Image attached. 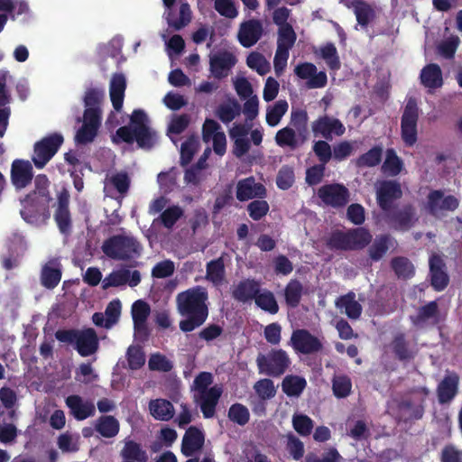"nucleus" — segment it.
Instances as JSON below:
<instances>
[{
	"label": "nucleus",
	"mask_w": 462,
	"mask_h": 462,
	"mask_svg": "<svg viewBox=\"0 0 462 462\" xmlns=\"http://www.w3.org/2000/svg\"><path fill=\"white\" fill-rule=\"evenodd\" d=\"M402 197V187L397 180H383L376 188V202L383 212L389 211L393 202Z\"/></svg>",
	"instance_id": "nucleus-13"
},
{
	"label": "nucleus",
	"mask_w": 462,
	"mask_h": 462,
	"mask_svg": "<svg viewBox=\"0 0 462 462\" xmlns=\"http://www.w3.org/2000/svg\"><path fill=\"white\" fill-rule=\"evenodd\" d=\"M61 264L57 258L49 260L41 271V284L48 289L53 290L58 286L61 280Z\"/></svg>",
	"instance_id": "nucleus-27"
},
{
	"label": "nucleus",
	"mask_w": 462,
	"mask_h": 462,
	"mask_svg": "<svg viewBox=\"0 0 462 462\" xmlns=\"http://www.w3.org/2000/svg\"><path fill=\"white\" fill-rule=\"evenodd\" d=\"M346 233L349 251L362 250L369 245L373 239L370 231L365 227L351 228Z\"/></svg>",
	"instance_id": "nucleus-33"
},
{
	"label": "nucleus",
	"mask_w": 462,
	"mask_h": 462,
	"mask_svg": "<svg viewBox=\"0 0 462 462\" xmlns=\"http://www.w3.org/2000/svg\"><path fill=\"white\" fill-rule=\"evenodd\" d=\"M419 107L417 101L410 97L401 118V136L406 146H413L418 140Z\"/></svg>",
	"instance_id": "nucleus-8"
},
{
	"label": "nucleus",
	"mask_w": 462,
	"mask_h": 462,
	"mask_svg": "<svg viewBox=\"0 0 462 462\" xmlns=\"http://www.w3.org/2000/svg\"><path fill=\"white\" fill-rule=\"evenodd\" d=\"M126 359L131 370H138L145 364V354L140 346H130L126 351Z\"/></svg>",
	"instance_id": "nucleus-53"
},
{
	"label": "nucleus",
	"mask_w": 462,
	"mask_h": 462,
	"mask_svg": "<svg viewBox=\"0 0 462 462\" xmlns=\"http://www.w3.org/2000/svg\"><path fill=\"white\" fill-rule=\"evenodd\" d=\"M183 215L184 210L180 206L172 205L161 213L160 220L165 228L171 229Z\"/></svg>",
	"instance_id": "nucleus-50"
},
{
	"label": "nucleus",
	"mask_w": 462,
	"mask_h": 462,
	"mask_svg": "<svg viewBox=\"0 0 462 462\" xmlns=\"http://www.w3.org/2000/svg\"><path fill=\"white\" fill-rule=\"evenodd\" d=\"M336 307L340 310H344L345 314L350 319H358L363 310L361 304L356 300V294L353 291L338 297L336 300Z\"/></svg>",
	"instance_id": "nucleus-34"
},
{
	"label": "nucleus",
	"mask_w": 462,
	"mask_h": 462,
	"mask_svg": "<svg viewBox=\"0 0 462 462\" xmlns=\"http://www.w3.org/2000/svg\"><path fill=\"white\" fill-rule=\"evenodd\" d=\"M6 253L22 259L27 250V243L23 236L13 234L6 242Z\"/></svg>",
	"instance_id": "nucleus-51"
},
{
	"label": "nucleus",
	"mask_w": 462,
	"mask_h": 462,
	"mask_svg": "<svg viewBox=\"0 0 462 462\" xmlns=\"http://www.w3.org/2000/svg\"><path fill=\"white\" fill-rule=\"evenodd\" d=\"M303 285L298 279H291L284 288V300L285 303L290 308H296L299 306L302 295Z\"/></svg>",
	"instance_id": "nucleus-38"
},
{
	"label": "nucleus",
	"mask_w": 462,
	"mask_h": 462,
	"mask_svg": "<svg viewBox=\"0 0 462 462\" xmlns=\"http://www.w3.org/2000/svg\"><path fill=\"white\" fill-rule=\"evenodd\" d=\"M274 139L280 147H289L291 150H295L299 146L296 131L289 126L280 129Z\"/></svg>",
	"instance_id": "nucleus-46"
},
{
	"label": "nucleus",
	"mask_w": 462,
	"mask_h": 462,
	"mask_svg": "<svg viewBox=\"0 0 462 462\" xmlns=\"http://www.w3.org/2000/svg\"><path fill=\"white\" fill-rule=\"evenodd\" d=\"M151 309L147 302L138 300L132 305V318L135 329L146 330L145 322L150 314Z\"/></svg>",
	"instance_id": "nucleus-42"
},
{
	"label": "nucleus",
	"mask_w": 462,
	"mask_h": 462,
	"mask_svg": "<svg viewBox=\"0 0 462 462\" xmlns=\"http://www.w3.org/2000/svg\"><path fill=\"white\" fill-rule=\"evenodd\" d=\"M307 386L304 377L288 374L282 382V390L288 397H299Z\"/></svg>",
	"instance_id": "nucleus-37"
},
{
	"label": "nucleus",
	"mask_w": 462,
	"mask_h": 462,
	"mask_svg": "<svg viewBox=\"0 0 462 462\" xmlns=\"http://www.w3.org/2000/svg\"><path fill=\"white\" fill-rule=\"evenodd\" d=\"M149 410L152 416L158 420L168 421L174 415L172 403L165 399H155L149 402Z\"/></svg>",
	"instance_id": "nucleus-36"
},
{
	"label": "nucleus",
	"mask_w": 462,
	"mask_h": 462,
	"mask_svg": "<svg viewBox=\"0 0 462 462\" xmlns=\"http://www.w3.org/2000/svg\"><path fill=\"white\" fill-rule=\"evenodd\" d=\"M119 421L111 415L101 416L96 424V430L104 438H114L119 432Z\"/></svg>",
	"instance_id": "nucleus-41"
},
{
	"label": "nucleus",
	"mask_w": 462,
	"mask_h": 462,
	"mask_svg": "<svg viewBox=\"0 0 462 462\" xmlns=\"http://www.w3.org/2000/svg\"><path fill=\"white\" fill-rule=\"evenodd\" d=\"M205 436L202 430L195 426H190L186 430L182 438L181 453L187 457H192L203 448Z\"/></svg>",
	"instance_id": "nucleus-25"
},
{
	"label": "nucleus",
	"mask_w": 462,
	"mask_h": 462,
	"mask_svg": "<svg viewBox=\"0 0 462 462\" xmlns=\"http://www.w3.org/2000/svg\"><path fill=\"white\" fill-rule=\"evenodd\" d=\"M206 278L214 285H220L225 279V263L222 257L207 263Z\"/></svg>",
	"instance_id": "nucleus-43"
},
{
	"label": "nucleus",
	"mask_w": 462,
	"mask_h": 462,
	"mask_svg": "<svg viewBox=\"0 0 462 462\" xmlns=\"http://www.w3.org/2000/svg\"><path fill=\"white\" fill-rule=\"evenodd\" d=\"M58 341L74 346L79 356L86 357L95 354L99 346L97 332L88 328L79 329H59L55 332Z\"/></svg>",
	"instance_id": "nucleus-3"
},
{
	"label": "nucleus",
	"mask_w": 462,
	"mask_h": 462,
	"mask_svg": "<svg viewBox=\"0 0 462 462\" xmlns=\"http://www.w3.org/2000/svg\"><path fill=\"white\" fill-rule=\"evenodd\" d=\"M288 106L286 100H278L273 107L267 109L266 123L270 126L277 125L287 112Z\"/></svg>",
	"instance_id": "nucleus-54"
},
{
	"label": "nucleus",
	"mask_w": 462,
	"mask_h": 462,
	"mask_svg": "<svg viewBox=\"0 0 462 462\" xmlns=\"http://www.w3.org/2000/svg\"><path fill=\"white\" fill-rule=\"evenodd\" d=\"M312 151L319 163L327 164L333 158L332 148L328 140H319L313 143Z\"/></svg>",
	"instance_id": "nucleus-62"
},
{
	"label": "nucleus",
	"mask_w": 462,
	"mask_h": 462,
	"mask_svg": "<svg viewBox=\"0 0 462 462\" xmlns=\"http://www.w3.org/2000/svg\"><path fill=\"white\" fill-rule=\"evenodd\" d=\"M320 55L331 70H337L340 69V60L337 55V48L333 43L328 42L321 47Z\"/></svg>",
	"instance_id": "nucleus-55"
},
{
	"label": "nucleus",
	"mask_w": 462,
	"mask_h": 462,
	"mask_svg": "<svg viewBox=\"0 0 462 462\" xmlns=\"http://www.w3.org/2000/svg\"><path fill=\"white\" fill-rule=\"evenodd\" d=\"M10 179L16 190L28 187L33 180V168L31 162L15 159L11 165Z\"/></svg>",
	"instance_id": "nucleus-16"
},
{
	"label": "nucleus",
	"mask_w": 462,
	"mask_h": 462,
	"mask_svg": "<svg viewBox=\"0 0 462 462\" xmlns=\"http://www.w3.org/2000/svg\"><path fill=\"white\" fill-rule=\"evenodd\" d=\"M208 300V290L200 285L193 286L177 294V311L183 318L179 323L182 332H192L206 322L209 315Z\"/></svg>",
	"instance_id": "nucleus-1"
},
{
	"label": "nucleus",
	"mask_w": 462,
	"mask_h": 462,
	"mask_svg": "<svg viewBox=\"0 0 462 462\" xmlns=\"http://www.w3.org/2000/svg\"><path fill=\"white\" fill-rule=\"evenodd\" d=\"M33 190L29 192L22 200L23 209L21 211V215L26 221H29L31 216L28 215V212H32L31 208L34 206L37 196L40 197L45 204H48L51 200L49 190L51 182L45 174L36 175L33 179Z\"/></svg>",
	"instance_id": "nucleus-9"
},
{
	"label": "nucleus",
	"mask_w": 462,
	"mask_h": 462,
	"mask_svg": "<svg viewBox=\"0 0 462 462\" xmlns=\"http://www.w3.org/2000/svg\"><path fill=\"white\" fill-rule=\"evenodd\" d=\"M420 79L425 88H439L443 85L442 70L436 63L427 64L420 71Z\"/></svg>",
	"instance_id": "nucleus-32"
},
{
	"label": "nucleus",
	"mask_w": 462,
	"mask_h": 462,
	"mask_svg": "<svg viewBox=\"0 0 462 462\" xmlns=\"http://www.w3.org/2000/svg\"><path fill=\"white\" fill-rule=\"evenodd\" d=\"M459 207V200L454 195H444L441 189H433L427 196V210L438 217L442 211H455Z\"/></svg>",
	"instance_id": "nucleus-14"
},
{
	"label": "nucleus",
	"mask_w": 462,
	"mask_h": 462,
	"mask_svg": "<svg viewBox=\"0 0 462 462\" xmlns=\"http://www.w3.org/2000/svg\"><path fill=\"white\" fill-rule=\"evenodd\" d=\"M296 33L291 24H285V26L279 28L278 31V41H277V48H284L290 51L295 42H296Z\"/></svg>",
	"instance_id": "nucleus-56"
},
{
	"label": "nucleus",
	"mask_w": 462,
	"mask_h": 462,
	"mask_svg": "<svg viewBox=\"0 0 462 462\" xmlns=\"http://www.w3.org/2000/svg\"><path fill=\"white\" fill-rule=\"evenodd\" d=\"M148 367L151 371L170 372L173 368L172 362L161 353H153L150 356Z\"/></svg>",
	"instance_id": "nucleus-58"
},
{
	"label": "nucleus",
	"mask_w": 462,
	"mask_h": 462,
	"mask_svg": "<svg viewBox=\"0 0 462 462\" xmlns=\"http://www.w3.org/2000/svg\"><path fill=\"white\" fill-rule=\"evenodd\" d=\"M318 197L326 206L339 208L348 203L350 192L342 183H330L325 184L318 189Z\"/></svg>",
	"instance_id": "nucleus-10"
},
{
	"label": "nucleus",
	"mask_w": 462,
	"mask_h": 462,
	"mask_svg": "<svg viewBox=\"0 0 462 462\" xmlns=\"http://www.w3.org/2000/svg\"><path fill=\"white\" fill-rule=\"evenodd\" d=\"M430 392L426 386H415L408 390L397 403L399 411L407 413V420H420L425 412L426 399Z\"/></svg>",
	"instance_id": "nucleus-5"
},
{
	"label": "nucleus",
	"mask_w": 462,
	"mask_h": 462,
	"mask_svg": "<svg viewBox=\"0 0 462 462\" xmlns=\"http://www.w3.org/2000/svg\"><path fill=\"white\" fill-rule=\"evenodd\" d=\"M439 313L438 303L435 300L430 301L429 303L421 306L418 310V313L414 318H411L412 322L415 325L425 322L430 319L436 318Z\"/></svg>",
	"instance_id": "nucleus-60"
},
{
	"label": "nucleus",
	"mask_w": 462,
	"mask_h": 462,
	"mask_svg": "<svg viewBox=\"0 0 462 462\" xmlns=\"http://www.w3.org/2000/svg\"><path fill=\"white\" fill-rule=\"evenodd\" d=\"M126 89V79L123 73H114L109 86L110 99L116 111H121Z\"/></svg>",
	"instance_id": "nucleus-30"
},
{
	"label": "nucleus",
	"mask_w": 462,
	"mask_h": 462,
	"mask_svg": "<svg viewBox=\"0 0 462 462\" xmlns=\"http://www.w3.org/2000/svg\"><path fill=\"white\" fill-rule=\"evenodd\" d=\"M352 6L354 8L357 23L362 27H366L374 16L373 8L363 0H354L352 2Z\"/></svg>",
	"instance_id": "nucleus-45"
},
{
	"label": "nucleus",
	"mask_w": 462,
	"mask_h": 462,
	"mask_svg": "<svg viewBox=\"0 0 462 462\" xmlns=\"http://www.w3.org/2000/svg\"><path fill=\"white\" fill-rule=\"evenodd\" d=\"M326 245L332 251H349L346 231L337 229L331 232L326 240Z\"/></svg>",
	"instance_id": "nucleus-49"
},
{
	"label": "nucleus",
	"mask_w": 462,
	"mask_h": 462,
	"mask_svg": "<svg viewBox=\"0 0 462 462\" xmlns=\"http://www.w3.org/2000/svg\"><path fill=\"white\" fill-rule=\"evenodd\" d=\"M352 389V382L351 379L346 375H336L332 380V390L333 393L337 398H346L347 397Z\"/></svg>",
	"instance_id": "nucleus-52"
},
{
	"label": "nucleus",
	"mask_w": 462,
	"mask_h": 462,
	"mask_svg": "<svg viewBox=\"0 0 462 462\" xmlns=\"http://www.w3.org/2000/svg\"><path fill=\"white\" fill-rule=\"evenodd\" d=\"M392 351L396 359L401 362H409L416 356V351L411 347L404 333H397L391 343Z\"/></svg>",
	"instance_id": "nucleus-31"
},
{
	"label": "nucleus",
	"mask_w": 462,
	"mask_h": 462,
	"mask_svg": "<svg viewBox=\"0 0 462 462\" xmlns=\"http://www.w3.org/2000/svg\"><path fill=\"white\" fill-rule=\"evenodd\" d=\"M294 73L301 79H308L310 88H319L327 85L328 78L324 71L317 72V67L310 62H303L297 65Z\"/></svg>",
	"instance_id": "nucleus-22"
},
{
	"label": "nucleus",
	"mask_w": 462,
	"mask_h": 462,
	"mask_svg": "<svg viewBox=\"0 0 462 462\" xmlns=\"http://www.w3.org/2000/svg\"><path fill=\"white\" fill-rule=\"evenodd\" d=\"M254 389L260 399L262 400H269L275 396L276 389L273 382L269 378H263L258 380L254 385Z\"/></svg>",
	"instance_id": "nucleus-63"
},
{
	"label": "nucleus",
	"mask_w": 462,
	"mask_h": 462,
	"mask_svg": "<svg viewBox=\"0 0 462 462\" xmlns=\"http://www.w3.org/2000/svg\"><path fill=\"white\" fill-rule=\"evenodd\" d=\"M295 175L292 167L283 165L278 171L276 177V185L279 189L286 190L289 189L294 183Z\"/></svg>",
	"instance_id": "nucleus-64"
},
{
	"label": "nucleus",
	"mask_w": 462,
	"mask_h": 462,
	"mask_svg": "<svg viewBox=\"0 0 462 462\" xmlns=\"http://www.w3.org/2000/svg\"><path fill=\"white\" fill-rule=\"evenodd\" d=\"M164 6L167 8L165 13L168 25L176 31H179L187 26L191 21V10L187 2L181 3L180 5L179 17H176L172 10L176 0H162Z\"/></svg>",
	"instance_id": "nucleus-20"
},
{
	"label": "nucleus",
	"mask_w": 462,
	"mask_h": 462,
	"mask_svg": "<svg viewBox=\"0 0 462 462\" xmlns=\"http://www.w3.org/2000/svg\"><path fill=\"white\" fill-rule=\"evenodd\" d=\"M227 418L230 421L243 427L249 422L250 412L245 405L236 402L229 407Z\"/></svg>",
	"instance_id": "nucleus-48"
},
{
	"label": "nucleus",
	"mask_w": 462,
	"mask_h": 462,
	"mask_svg": "<svg viewBox=\"0 0 462 462\" xmlns=\"http://www.w3.org/2000/svg\"><path fill=\"white\" fill-rule=\"evenodd\" d=\"M430 284L436 291L447 288L449 277L446 271V263L439 254H432L429 260Z\"/></svg>",
	"instance_id": "nucleus-18"
},
{
	"label": "nucleus",
	"mask_w": 462,
	"mask_h": 462,
	"mask_svg": "<svg viewBox=\"0 0 462 462\" xmlns=\"http://www.w3.org/2000/svg\"><path fill=\"white\" fill-rule=\"evenodd\" d=\"M383 213L385 221L396 230L407 231L417 220L415 208L411 204H406L399 209L392 208Z\"/></svg>",
	"instance_id": "nucleus-12"
},
{
	"label": "nucleus",
	"mask_w": 462,
	"mask_h": 462,
	"mask_svg": "<svg viewBox=\"0 0 462 462\" xmlns=\"http://www.w3.org/2000/svg\"><path fill=\"white\" fill-rule=\"evenodd\" d=\"M63 142L64 138L59 133H53L36 142L32 156L34 166L42 169L57 153Z\"/></svg>",
	"instance_id": "nucleus-7"
},
{
	"label": "nucleus",
	"mask_w": 462,
	"mask_h": 462,
	"mask_svg": "<svg viewBox=\"0 0 462 462\" xmlns=\"http://www.w3.org/2000/svg\"><path fill=\"white\" fill-rule=\"evenodd\" d=\"M403 162L393 148L386 150V157L383 163V171L390 176H397L402 170Z\"/></svg>",
	"instance_id": "nucleus-47"
},
{
	"label": "nucleus",
	"mask_w": 462,
	"mask_h": 462,
	"mask_svg": "<svg viewBox=\"0 0 462 462\" xmlns=\"http://www.w3.org/2000/svg\"><path fill=\"white\" fill-rule=\"evenodd\" d=\"M263 32L262 22L258 19H250L240 24L237 38L243 47L250 48L261 39Z\"/></svg>",
	"instance_id": "nucleus-19"
},
{
	"label": "nucleus",
	"mask_w": 462,
	"mask_h": 462,
	"mask_svg": "<svg viewBox=\"0 0 462 462\" xmlns=\"http://www.w3.org/2000/svg\"><path fill=\"white\" fill-rule=\"evenodd\" d=\"M391 267L398 278L410 279L415 273L412 263L404 256L393 257L391 260Z\"/></svg>",
	"instance_id": "nucleus-44"
},
{
	"label": "nucleus",
	"mask_w": 462,
	"mask_h": 462,
	"mask_svg": "<svg viewBox=\"0 0 462 462\" xmlns=\"http://www.w3.org/2000/svg\"><path fill=\"white\" fill-rule=\"evenodd\" d=\"M124 446L120 450V457L123 462H147L149 455L141 443L126 438L124 439Z\"/></svg>",
	"instance_id": "nucleus-28"
},
{
	"label": "nucleus",
	"mask_w": 462,
	"mask_h": 462,
	"mask_svg": "<svg viewBox=\"0 0 462 462\" xmlns=\"http://www.w3.org/2000/svg\"><path fill=\"white\" fill-rule=\"evenodd\" d=\"M130 278V271L124 269L114 271L110 274H108L102 282L103 289H107L109 287H118L121 285H125L127 283Z\"/></svg>",
	"instance_id": "nucleus-57"
},
{
	"label": "nucleus",
	"mask_w": 462,
	"mask_h": 462,
	"mask_svg": "<svg viewBox=\"0 0 462 462\" xmlns=\"http://www.w3.org/2000/svg\"><path fill=\"white\" fill-rule=\"evenodd\" d=\"M292 426L297 433L302 437L309 436L314 427L313 420L305 414H294Z\"/></svg>",
	"instance_id": "nucleus-61"
},
{
	"label": "nucleus",
	"mask_w": 462,
	"mask_h": 462,
	"mask_svg": "<svg viewBox=\"0 0 462 462\" xmlns=\"http://www.w3.org/2000/svg\"><path fill=\"white\" fill-rule=\"evenodd\" d=\"M266 188L260 182H255L254 177H248L238 180L236 184V197L243 202L254 198L263 199L266 196Z\"/></svg>",
	"instance_id": "nucleus-21"
},
{
	"label": "nucleus",
	"mask_w": 462,
	"mask_h": 462,
	"mask_svg": "<svg viewBox=\"0 0 462 462\" xmlns=\"http://www.w3.org/2000/svg\"><path fill=\"white\" fill-rule=\"evenodd\" d=\"M394 243V238L388 234L376 236L368 248L369 257L374 262L381 260Z\"/></svg>",
	"instance_id": "nucleus-35"
},
{
	"label": "nucleus",
	"mask_w": 462,
	"mask_h": 462,
	"mask_svg": "<svg viewBox=\"0 0 462 462\" xmlns=\"http://www.w3.org/2000/svg\"><path fill=\"white\" fill-rule=\"evenodd\" d=\"M254 303L262 310L271 315L277 314L280 310L274 293L267 289H261L260 292L255 298Z\"/></svg>",
	"instance_id": "nucleus-39"
},
{
	"label": "nucleus",
	"mask_w": 462,
	"mask_h": 462,
	"mask_svg": "<svg viewBox=\"0 0 462 462\" xmlns=\"http://www.w3.org/2000/svg\"><path fill=\"white\" fill-rule=\"evenodd\" d=\"M311 130L315 137H322L325 140L331 141L334 135H343L346 127L338 118L323 115L311 123Z\"/></svg>",
	"instance_id": "nucleus-11"
},
{
	"label": "nucleus",
	"mask_w": 462,
	"mask_h": 462,
	"mask_svg": "<svg viewBox=\"0 0 462 462\" xmlns=\"http://www.w3.org/2000/svg\"><path fill=\"white\" fill-rule=\"evenodd\" d=\"M148 124L146 113L142 109H134L130 116L129 125L119 127L116 136L126 143L136 142L139 148L150 150L158 142V134Z\"/></svg>",
	"instance_id": "nucleus-2"
},
{
	"label": "nucleus",
	"mask_w": 462,
	"mask_h": 462,
	"mask_svg": "<svg viewBox=\"0 0 462 462\" xmlns=\"http://www.w3.org/2000/svg\"><path fill=\"white\" fill-rule=\"evenodd\" d=\"M221 394L222 390L217 386L210 387L209 390L199 393L197 402L204 418L209 419L215 416L216 407Z\"/></svg>",
	"instance_id": "nucleus-26"
},
{
	"label": "nucleus",
	"mask_w": 462,
	"mask_h": 462,
	"mask_svg": "<svg viewBox=\"0 0 462 462\" xmlns=\"http://www.w3.org/2000/svg\"><path fill=\"white\" fill-rule=\"evenodd\" d=\"M65 402L71 415L77 420H84L96 413L94 402L90 400L84 401L79 395H69L66 398Z\"/></svg>",
	"instance_id": "nucleus-23"
},
{
	"label": "nucleus",
	"mask_w": 462,
	"mask_h": 462,
	"mask_svg": "<svg viewBox=\"0 0 462 462\" xmlns=\"http://www.w3.org/2000/svg\"><path fill=\"white\" fill-rule=\"evenodd\" d=\"M103 253L113 260H130L140 255L142 245L136 238L125 235H115L104 241Z\"/></svg>",
	"instance_id": "nucleus-4"
},
{
	"label": "nucleus",
	"mask_w": 462,
	"mask_h": 462,
	"mask_svg": "<svg viewBox=\"0 0 462 462\" xmlns=\"http://www.w3.org/2000/svg\"><path fill=\"white\" fill-rule=\"evenodd\" d=\"M291 343L295 352L303 355L318 353L323 347L321 341L304 328L296 329L292 332Z\"/></svg>",
	"instance_id": "nucleus-15"
},
{
	"label": "nucleus",
	"mask_w": 462,
	"mask_h": 462,
	"mask_svg": "<svg viewBox=\"0 0 462 462\" xmlns=\"http://www.w3.org/2000/svg\"><path fill=\"white\" fill-rule=\"evenodd\" d=\"M261 282L255 279H244L240 281L231 291L232 297L238 302L246 303L255 300L261 291Z\"/></svg>",
	"instance_id": "nucleus-24"
},
{
	"label": "nucleus",
	"mask_w": 462,
	"mask_h": 462,
	"mask_svg": "<svg viewBox=\"0 0 462 462\" xmlns=\"http://www.w3.org/2000/svg\"><path fill=\"white\" fill-rule=\"evenodd\" d=\"M383 158V147L375 145L369 149L366 152L361 154L355 161L357 168H372L380 164Z\"/></svg>",
	"instance_id": "nucleus-40"
},
{
	"label": "nucleus",
	"mask_w": 462,
	"mask_h": 462,
	"mask_svg": "<svg viewBox=\"0 0 462 462\" xmlns=\"http://www.w3.org/2000/svg\"><path fill=\"white\" fill-rule=\"evenodd\" d=\"M291 359L283 349H271L267 354H259L256 365L260 374L280 377L291 365Z\"/></svg>",
	"instance_id": "nucleus-6"
},
{
	"label": "nucleus",
	"mask_w": 462,
	"mask_h": 462,
	"mask_svg": "<svg viewBox=\"0 0 462 462\" xmlns=\"http://www.w3.org/2000/svg\"><path fill=\"white\" fill-rule=\"evenodd\" d=\"M236 62V59L231 52H220L210 58V71L215 78L222 79L227 75V71Z\"/></svg>",
	"instance_id": "nucleus-29"
},
{
	"label": "nucleus",
	"mask_w": 462,
	"mask_h": 462,
	"mask_svg": "<svg viewBox=\"0 0 462 462\" xmlns=\"http://www.w3.org/2000/svg\"><path fill=\"white\" fill-rule=\"evenodd\" d=\"M105 96L104 89L101 87L87 88L83 103L86 107H100Z\"/></svg>",
	"instance_id": "nucleus-59"
},
{
	"label": "nucleus",
	"mask_w": 462,
	"mask_h": 462,
	"mask_svg": "<svg viewBox=\"0 0 462 462\" xmlns=\"http://www.w3.org/2000/svg\"><path fill=\"white\" fill-rule=\"evenodd\" d=\"M459 381V375L456 372H447L436 389L439 404H447L454 400L458 393Z\"/></svg>",
	"instance_id": "nucleus-17"
}]
</instances>
